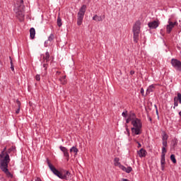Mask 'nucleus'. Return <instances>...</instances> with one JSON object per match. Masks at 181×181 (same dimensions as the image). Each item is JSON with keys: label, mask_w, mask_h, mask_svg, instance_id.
<instances>
[{"label": "nucleus", "mask_w": 181, "mask_h": 181, "mask_svg": "<svg viewBox=\"0 0 181 181\" xmlns=\"http://www.w3.org/2000/svg\"><path fill=\"white\" fill-rule=\"evenodd\" d=\"M169 138V136L168 135V134H166V132H163L162 133V141H168V139Z\"/></svg>", "instance_id": "obj_21"}, {"label": "nucleus", "mask_w": 181, "mask_h": 181, "mask_svg": "<svg viewBox=\"0 0 181 181\" xmlns=\"http://www.w3.org/2000/svg\"><path fill=\"white\" fill-rule=\"evenodd\" d=\"M166 147H162V155H163L164 156H166Z\"/></svg>", "instance_id": "obj_29"}, {"label": "nucleus", "mask_w": 181, "mask_h": 181, "mask_svg": "<svg viewBox=\"0 0 181 181\" xmlns=\"http://www.w3.org/2000/svg\"><path fill=\"white\" fill-rule=\"evenodd\" d=\"M59 81H61L62 84H66V76H64L59 78Z\"/></svg>", "instance_id": "obj_26"}, {"label": "nucleus", "mask_w": 181, "mask_h": 181, "mask_svg": "<svg viewBox=\"0 0 181 181\" xmlns=\"http://www.w3.org/2000/svg\"><path fill=\"white\" fill-rule=\"evenodd\" d=\"M170 160H172L173 163H176V157L175 156V154H172L170 156Z\"/></svg>", "instance_id": "obj_27"}, {"label": "nucleus", "mask_w": 181, "mask_h": 181, "mask_svg": "<svg viewBox=\"0 0 181 181\" xmlns=\"http://www.w3.org/2000/svg\"><path fill=\"white\" fill-rule=\"evenodd\" d=\"M47 163L50 169V170L55 175V176H57L59 179H64L65 180H70L71 179V173L69 171H65L64 174L63 173H61L59 171V170L56 169L52 163H50V161L47 159Z\"/></svg>", "instance_id": "obj_1"}, {"label": "nucleus", "mask_w": 181, "mask_h": 181, "mask_svg": "<svg viewBox=\"0 0 181 181\" xmlns=\"http://www.w3.org/2000/svg\"><path fill=\"white\" fill-rule=\"evenodd\" d=\"M134 73H135V72L133 71H130V74H134Z\"/></svg>", "instance_id": "obj_42"}, {"label": "nucleus", "mask_w": 181, "mask_h": 181, "mask_svg": "<svg viewBox=\"0 0 181 181\" xmlns=\"http://www.w3.org/2000/svg\"><path fill=\"white\" fill-rule=\"evenodd\" d=\"M57 25L59 26V28H60L62 26V18H60V16L57 17Z\"/></svg>", "instance_id": "obj_25"}, {"label": "nucleus", "mask_w": 181, "mask_h": 181, "mask_svg": "<svg viewBox=\"0 0 181 181\" xmlns=\"http://www.w3.org/2000/svg\"><path fill=\"white\" fill-rule=\"evenodd\" d=\"M6 151V147H4V148L3 149L1 153H0L1 160H4L5 159V156H6V155H9Z\"/></svg>", "instance_id": "obj_14"}, {"label": "nucleus", "mask_w": 181, "mask_h": 181, "mask_svg": "<svg viewBox=\"0 0 181 181\" xmlns=\"http://www.w3.org/2000/svg\"><path fill=\"white\" fill-rule=\"evenodd\" d=\"M168 25L166 26V32L167 33H170L172 32V30L175 28V26H177L178 23L177 21L172 22L170 20L168 22Z\"/></svg>", "instance_id": "obj_7"}, {"label": "nucleus", "mask_w": 181, "mask_h": 181, "mask_svg": "<svg viewBox=\"0 0 181 181\" xmlns=\"http://www.w3.org/2000/svg\"><path fill=\"white\" fill-rule=\"evenodd\" d=\"M35 80H36L37 81H40V74H37V75L35 76Z\"/></svg>", "instance_id": "obj_34"}, {"label": "nucleus", "mask_w": 181, "mask_h": 181, "mask_svg": "<svg viewBox=\"0 0 181 181\" xmlns=\"http://www.w3.org/2000/svg\"><path fill=\"white\" fill-rule=\"evenodd\" d=\"M11 69L12 70V71L15 70V68H13V63H12V61H11Z\"/></svg>", "instance_id": "obj_36"}, {"label": "nucleus", "mask_w": 181, "mask_h": 181, "mask_svg": "<svg viewBox=\"0 0 181 181\" xmlns=\"http://www.w3.org/2000/svg\"><path fill=\"white\" fill-rule=\"evenodd\" d=\"M59 149L60 151H62V152H63L64 156L66 158V160H69V159H70V155L69 154V150L67 149V148L61 146H59Z\"/></svg>", "instance_id": "obj_10"}, {"label": "nucleus", "mask_w": 181, "mask_h": 181, "mask_svg": "<svg viewBox=\"0 0 181 181\" xmlns=\"http://www.w3.org/2000/svg\"><path fill=\"white\" fill-rule=\"evenodd\" d=\"M14 12H16V16L20 22H23V19H25L23 0H15Z\"/></svg>", "instance_id": "obj_2"}, {"label": "nucleus", "mask_w": 181, "mask_h": 181, "mask_svg": "<svg viewBox=\"0 0 181 181\" xmlns=\"http://www.w3.org/2000/svg\"><path fill=\"white\" fill-rule=\"evenodd\" d=\"M138 155L139 158H145V156H146V151L144 148H141L138 151Z\"/></svg>", "instance_id": "obj_13"}, {"label": "nucleus", "mask_w": 181, "mask_h": 181, "mask_svg": "<svg viewBox=\"0 0 181 181\" xmlns=\"http://www.w3.org/2000/svg\"><path fill=\"white\" fill-rule=\"evenodd\" d=\"M54 40V35L50 34V35L48 37V40L45 42V45L48 42H52Z\"/></svg>", "instance_id": "obj_22"}, {"label": "nucleus", "mask_w": 181, "mask_h": 181, "mask_svg": "<svg viewBox=\"0 0 181 181\" xmlns=\"http://www.w3.org/2000/svg\"><path fill=\"white\" fill-rule=\"evenodd\" d=\"M122 117H124V118H127V115H128V111H125V112H123L122 113Z\"/></svg>", "instance_id": "obj_32"}, {"label": "nucleus", "mask_w": 181, "mask_h": 181, "mask_svg": "<svg viewBox=\"0 0 181 181\" xmlns=\"http://www.w3.org/2000/svg\"><path fill=\"white\" fill-rule=\"evenodd\" d=\"M179 105L178 103H177V100H176V98H174V110L175 108H176V107H177Z\"/></svg>", "instance_id": "obj_30"}, {"label": "nucleus", "mask_w": 181, "mask_h": 181, "mask_svg": "<svg viewBox=\"0 0 181 181\" xmlns=\"http://www.w3.org/2000/svg\"><path fill=\"white\" fill-rule=\"evenodd\" d=\"M114 165H115V166H117V168H119V169H122V167L124 166L119 162V158H115V159H114Z\"/></svg>", "instance_id": "obj_12"}, {"label": "nucleus", "mask_w": 181, "mask_h": 181, "mask_svg": "<svg viewBox=\"0 0 181 181\" xmlns=\"http://www.w3.org/2000/svg\"><path fill=\"white\" fill-rule=\"evenodd\" d=\"M159 25H160L159 21H153L148 23V26L151 29H156L157 28L159 27Z\"/></svg>", "instance_id": "obj_9"}, {"label": "nucleus", "mask_w": 181, "mask_h": 181, "mask_svg": "<svg viewBox=\"0 0 181 181\" xmlns=\"http://www.w3.org/2000/svg\"><path fill=\"white\" fill-rule=\"evenodd\" d=\"M57 74H60V72H59V71H57Z\"/></svg>", "instance_id": "obj_43"}, {"label": "nucleus", "mask_w": 181, "mask_h": 181, "mask_svg": "<svg viewBox=\"0 0 181 181\" xmlns=\"http://www.w3.org/2000/svg\"><path fill=\"white\" fill-rule=\"evenodd\" d=\"M123 172H126V173H131L132 172V167H127L126 168L125 166L123 165L122 168H120Z\"/></svg>", "instance_id": "obj_16"}, {"label": "nucleus", "mask_w": 181, "mask_h": 181, "mask_svg": "<svg viewBox=\"0 0 181 181\" xmlns=\"http://www.w3.org/2000/svg\"><path fill=\"white\" fill-rule=\"evenodd\" d=\"M9 162H11V158L9 157V155L6 154L4 159L0 160V169L5 173L7 177H13L12 173H11L8 169Z\"/></svg>", "instance_id": "obj_3"}, {"label": "nucleus", "mask_w": 181, "mask_h": 181, "mask_svg": "<svg viewBox=\"0 0 181 181\" xmlns=\"http://www.w3.org/2000/svg\"><path fill=\"white\" fill-rule=\"evenodd\" d=\"M43 68H44L43 76H46L47 74V64H46V63L43 64Z\"/></svg>", "instance_id": "obj_24"}, {"label": "nucleus", "mask_w": 181, "mask_h": 181, "mask_svg": "<svg viewBox=\"0 0 181 181\" xmlns=\"http://www.w3.org/2000/svg\"><path fill=\"white\" fill-rule=\"evenodd\" d=\"M69 152L70 153L74 152V153H75V155H77V153H78V149L77 148V147L73 146L70 148Z\"/></svg>", "instance_id": "obj_23"}, {"label": "nucleus", "mask_w": 181, "mask_h": 181, "mask_svg": "<svg viewBox=\"0 0 181 181\" xmlns=\"http://www.w3.org/2000/svg\"><path fill=\"white\" fill-rule=\"evenodd\" d=\"M21 112V107H18V109L16 110V114H19Z\"/></svg>", "instance_id": "obj_39"}, {"label": "nucleus", "mask_w": 181, "mask_h": 181, "mask_svg": "<svg viewBox=\"0 0 181 181\" xmlns=\"http://www.w3.org/2000/svg\"><path fill=\"white\" fill-rule=\"evenodd\" d=\"M153 91H155V85H151L146 90V94H151V93H153Z\"/></svg>", "instance_id": "obj_15"}, {"label": "nucleus", "mask_w": 181, "mask_h": 181, "mask_svg": "<svg viewBox=\"0 0 181 181\" xmlns=\"http://www.w3.org/2000/svg\"><path fill=\"white\" fill-rule=\"evenodd\" d=\"M93 21H95L96 22H103V18L101 16H99L98 15L95 14L93 17Z\"/></svg>", "instance_id": "obj_18"}, {"label": "nucleus", "mask_w": 181, "mask_h": 181, "mask_svg": "<svg viewBox=\"0 0 181 181\" xmlns=\"http://www.w3.org/2000/svg\"><path fill=\"white\" fill-rule=\"evenodd\" d=\"M150 121H152V119H151V118H150Z\"/></svg>", "instance_id": "obj_45"}, {"label": "nucleus", "mask_w": 181, "mask_h": 181, "mask_svg": "<svg viewBox=\"0 0 181 181\" xmlns=\"http://www.w3.org/2000/svg\"><path fill=\"white\" fill-rule=\"evenodd\" d=\"M86 9H87V6L83 5L78 12L77 15V25L81 26L83 23V20L84 19V15H86Z\"/></svg>", "instance_id": "obj_6"}, {"label": "nucleus", "mask_w": 181, "mask_h": 181, "mask_svg": "<svg viewBox=\"0 0 181 181\" xmlns=\"http://www.w3.org/2000/svg\"><path fill=\"white\" fill-rule=\"evenodd\" d=\"M16 103H17L18 107L21 108V101H19V100H17Z\"/></svg>", "instance_id": "obj_37"}, {"label": "nucleus", "mask_w": 181, "mask_h": 181, "mask_svg": "<svg viewBox=\"0 0 181 181\" xmlns=\"http://www.w3.org/2000/svg\"><path fill=\"white\" fill-rule=\"evenodd\" d=\"M14 149H15V147H13V146L8 148L7 151L8 155H9V153H11V152L13 151Z\"/></svg>", "instance_id": "obj_31"}, {"label": "nucleus", "mask_w": 181, "mask_h": 181, "mask_svg": "<svg viewBox=\"0 0 181 181\" xmlns=\"http://www.w3.org/2000/svg\"><path fill=\"white\" fill-rule=\"evenodd\" d=\"M138 119V117H136V115H135L134 113H132L129 115V117H127V119H126V123L127 124H129V122H133V121H135V119Z\"/></svg>", "instance_id": "obj_11"}, {"label": "nucleus", "mask_w": 181, "mask_h": 181, "mask_svg": "<svg viewBox=\"0 0 181 181\" xmlns=\"http://www.w3.org/2000/svg\"><path fill=\"white\" fill-rule=\"evenodd\" d=\"M49 59H50V54L49 53V52H46L45 56L43 57V60L44 62H45V63H47Z\"/></svg>", "instance_id": "obj_20"}, {"label": "nucleus", "mask_w": 181, "mask_h": 181, "mask_svg": "<svg viewBox=\"0 0 181 181\" xmlns=\"http://www.w3.org/2000/svg\"><path fill=\"white\" fill-rule=\"evenodd\" d=\"M133 40L134 43H138L139 40V34L141 33V21H137L133 25Z\"/></svg>", "instance_id": "obj_5"}, {"label": "nucleus", "mask_w": 181, "mask_h": 181, "mask_svg": "<svg viewBox=\"0 0 181 181\" xmlns=\"http://www.w3.org/2000/svg\"><path fill=\"white\" fill-rule=\"evenodd\" d=\"M168 146V141H163V148H166Z\"/></svg>", "instance_id": "obj_33"}, {"label": "nucleus", "mask_w": 181, "mask_h": 181, "mask_svg": "<svg viewBox=\"0 0 181 181\" xmlns=\"http://www.w3.org/2000/svg\"><path fill=\"white\" fill-rule=\"evenodd\" d=\"M35 35H36V30H35V28H31L30 29V37L31 39H35Z\"/></svg>", "instance_id": "obj_17"}, {"label": "nucleus", "mask_w": 181, "mask_h": 181, "mask_svg": "<svg viewBox=\"0 0 181 181\" xmlns=\"http://www.w3.org/2000/svg\"><path fill=\"white\" fill-rule=\"evenodd\" d=\"M137 144H138L137 148H141V146H142L141 143H139V141H137Z\"/></svg>", "instance_id": "obj_40"}, {"label": "nucleus", "mask_w": 181, "mask_h": 181, "mask_svg": "<svg viewBox=\"0 0 181 181\" xmlns=\"http://www.w3.org/2000/svg\"><path fill=\"white\" fill-rule=\"evenodd\" d=\"M171 64L174 69L179 70L181 68V62L177 59H171Z\"/></svg>", "instance_id": "obj_8"}, {"label": "nucleus", "mask_w": 181, "mask_h": 181, "mask_svg": "<svg viewBox=\"0 0 181 181\" xmlns=\"http://www.w3.org/2000/svg\"><path fill=\"white\" fill-rule=\"evenodd\" d=\"M132 135L136 136V135H141L142 134V121L140 119H135L132 122Z\"/></svg>", "instance_id": "obj_4"}, {"label": "nucleus", "mask_w": 181, "mask_h": 181, "mask_svg": "<svg viewBox=\"0 0 181 181\" xmlns=\"http://www.w3.org/2000/svg\"><path fill=\"white\" fill-rule=\"evenodd\" d=\"M35 181H42V179H40V177H36Z\"/></svg>", "instance_id": "obj_41"}, {"label": "nucleus", "mask_w": 181, "mask_h": 181, "mask_svg": "<svg viewBox=\"0 0 181 181\" xmlns=\"http://www.w3.org/2000/svg\"><path fill=\"white\" fill-rule=\"evenodd\" d=\"M156 114H157V115L158 114V110H156Z\"/></svg>", "instance_id": "obj_44"}, {"label": "nucleus", "mask_w": 181, "mask_h": 181, "mask_svg": "<svg viewBox=\"0 0 181 181\" xmlns=\"http://www.w3.org/2000/svg\"><path fill=\"white\" fill-rule=\"evenodd\" d=\"M177 100H178L180 104H181V94L180 93H177Z\"/></svg>", "instance_id": "obj_35"}, {"label": "nucleus", "mask_w": 181, "mask_h": 181, "mask_svg": "<svg viewBox=\"0 0 181 181\" xmlns=\"http://www.w3.org/2000/svg\"><path fill=\"white\" fill-rule=\"evenodd\" d=\"M165 156L161 155V160H160V163H161V170H165Z\"/></svg>", "instance_id": "obj_19"}, {"label": "nucleus", "mask_w": 181, "mask_h": 181, "mask_svg": "<svg viewBox=\"0 0 181 181\" xmlns=\"http://www.w3.org/2000/svg\"><path fill=\"white\" fill-rule=\"evenodd\" d=\"M140 93H141V94L144 95V93H145V90H144V88H141Z\"/></svg>", "instance_id": "obj_38"}, {"label": "nucleus", "mask_w": 181, "mask_h": 181, "mask_svg": "<svg viewBox=\"0 0 181 181\" xmlns=\"http://www.w3.org/2000/svg\"><path fill=\"white\" fill-rule=\"evenodd\" d=\"M125 128H126V135H127L128 136H129L131 135V133L129 132V129H128V125H125Z\"/></svg>", "instance_id": "obj_28"}]
</instances>
